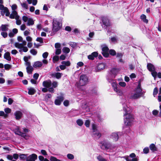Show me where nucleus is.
<instances>
[{"label": "nucleus", "instance_id": "15", "mask_svg": "<svg viewBox=\"0 0 161 161\" xmlns=\"http://www.w3.org/2000/svg\"><path fill=\"white\" fill-rule=\"evenodd\" d=\"M63 75L62 73L59 72H54L50 74V75L52 77L56 78L58 79H60Z\"/></svg>", "mask_w": 161, "mask_h": 161}, {"label": "nucleus", "instance_id": "42", "mask_svg": "<svg viewBox=\"0 0 161 161\" xmlns=\"http://www.w3.org/2000/svg\"><path fill=\"white\" fill-rule=\"evenodd\" d=\"M30 53L34 55H36L37 53V51L34 49H31L30 51Z\"/></svg>", "mask_w": 161, "mask_h": 161}, {"label": "nucleus", "instance_id": "27", "mask_svg": "<svg viewBox=\"0 0 161 161\" xmlns=\"http://www.w3.org/2000/svg\"><path fill=\"white\" fill-rule=\"evenodd\" d=\"M28 93L29 95H33L36 92L35 90L33 88L31 87L28 88Z\"/></svg>", "mask_w": 161, "mask_h": 161}, {"label": "nucleus", "instance_id": "47", "mask_svg": "<svg viewBox=\"0 0 161 161\" xmlns=\"http://www.w3.org/2000/svg\"><path fill=\"white\" fill-rule=\"evenodd\" d=\"M102 54L104 57L108 58L109 56L108 52H102Z\"/></svg>", "mask_w": 161, "mask_h": 161}, {"label": "nucleus", "instance_id": "17", "mask_svg": "<svg viewBox=\"0 0 161 161\" xmlns=\"http://www.w3.org/2000/svg\"><path fill=\"white\" fill-rule=\"evenodd\" d=\"M98 55V53L97 52H94L88 56V58L89 59L93 60L95 57H97Z\"/></svg>", "mask_w": 161, "mask_h": 161}, {"label": "nucleus", "instance_id": "57", "mask_svg": "<svg viewBox=\"0 0 161 161\" xmlns=\"http://www.w3.org/2000/svg\"><path fill=\"white\" fill-rule=\"evenodd\" d=\"M1 35L4 38H6L8 35L7 33L4 31L1 32Z\"/></svg>", "mask_w": 161, "mask_h": 161}, {"label": "nucleus", "instance_id": "50", "mask_svg": "<svg viewBox=\"0 0 161 161\" xmlns=\"http://www.w3.org/2000/svg\"><path fill=\"white\" fill-rule=\"evenodd\" d=\"M52 85L53 87L55 88L57 87L58 86V82L56 81H54L52 83Z\"/></svg>", "mask_w": 161, "mask_h": 161}, {"label": "nucleus", "instance_id": "26", "mask_svg": "<svg viewBox=\"0 0 161 161\" xmlns=\"http://www.w3.org/2000/svg\"><path fill=\"white\" fill-rule=\"evenodd\" d=\"M105 67V64L104 63L99 64L97 66V69L101 70L104 69Z\"/></svg>", "mask_w": 161, "mask_h": 161}, {"label": "nucleus", "instance_id": "4", "mask_svg": "<svg viewBox=\"0 0 161 161\" xmlns=\"http://www.w3.org/2000/svg\"><path fill=\"white\" fill-rule=\"evenodd\" d=\"M143 95L142 90L141 88L140 84H139L137 87L134 90V93H131L130 98L132 99H137L140 98Z\"/></svg>", "mask_w": 161, "mask_h": 161}, {"label": "nucleus", "instance_id": "23", "mask_svg": "<svg viewBox=\"0 0 161 161\" xmlns=\"http://www.w3.org/2000/svg\"><path fill=\"white\" fill-rule=\"evenodd\" d=\"M42 63L40 61H37L34 63L33 66L34 68H39L42 66Z\"/></svg>", "mask_w": 161, "mask_h": 161}, {"label": "nucleus", "instance_id": "18", "mask_svg": "<svg viewBox=\"0 0 161 161\" xmlns=\"http://www.w3.org/2000/svg\"><path fill=\"white\" fill-rule=\"evenodd\" d=\"M15 133L16 134L21 136L23 137H25L26 135L25 133H24L21 131L19 128H18L15 130Z\"/></svg>", "mask_w": 161, "mask_h": 161}, {"label": "nucleus", "instance_id": "58", "mask_svg": "<svg viewBox=\"0 0 161 161\" xmlns=\"http://www.w3.org/2000/svg\"><path fill=\"white\" fill-rule=\"evenodd\" d=\"M123 55V53H117L116 55L117 57L121 58Z\"/></svg>", "mask_w": 161, "mask_h": 161}, {"label": "nucleus", "instance_id": "22", "mask_svg": "<svg viewBox=\"0 0 161 161\" xmlns=\"http://www.w3.org/2000/svg\"><path fill=\"white\" fill-rule=\"evenodd\" d=\"M8 25H2L0 27V31L5 32L8 30Z\"/></svg>", "mask_w": 161, "mask_h": 161}, {"label": "nucleus", "instance_id": "51", "mask_svg": "<svg viewBox=\"0 0 161 161\" xmlns=\"http://www.w3.org/2000/svg\"><path fill=\"white\" fill-rule=\"evenodd\" d=\"M117 72V71L115 69H113L110 71L111 73L113 74L114 75H116Z\"/></svg>", "mask_w": 161, "mask_h": 161}, {"label": "nucleus", "instance_id": "45", "mask_svg": "<svg viewBox=\"0 0 161 161\" xmlns=\"http://www.w3.org/2000/svg\"><path fill=\"white\" fill-rule=\"evenodd\" d=\"M67 157L68 159L71 160L73 159L74 158V155L70 153L68 154L67 155Z\"/></svg>", "mask_w": 161, "mask_h": 161}, {"label": "nucleus", "instance_id": "31", "mask_svg": "<svg viewBox=\"0 0 161 161\" xmlns=\"http://www.w3.org/2000/svg\"><path fill=\"white\" fill-rule=\"evenodd\" d=\"M27 21V25L28 26L34 24V21L32 18H29Z\"/></svg>", "mask_w": 161, "mask_h": 161}, {"label": "nucleus", "instance_id": "41", "mask_svg": "<svg viewBox=\"0 0 161 161\" xmlns=\"http://www.w3.org/2000/svg\"><path fill=\"white\" fill-rule=\"evenodd\" d=\"M109 54L112 56H114L116 55V52L113 49H110L109 50Z\"/></svg>", "mask_w": 161, "mask_h": 161}, {"label": "nucleus", "instance_id": "11", "mask_svg": "<svg viewBox=\"0 0 161 161\" xmlns=\"http://www.w3.org/2000/svg\"><path fill=\"white\" fill-rule=\"evenodd\" d=\"M102 20L103 24L102 25V26L104 29L110 25V24L109 20L107 17H103Z\"/></svg>", "mask_w": 161, "mask_h": 161}, {"label": "nucleus", "instance_id": "63", "mask_svg": "<svg viewBox=\"0 0 161 161\" xmlns=\"http://www.w3.org/2000/svg\"><path fill=\"white\" fill-rule=\"evenodd\" d=\"M12 11H15L17 8V6L16 4H13L11 7Z\"/></svg>", "mask_w": 161, "mask_h": 161}, {"label": "nucleus", "instance_id": "33", "mask_svg": "<svg viewBox=\"0 0 161 161\" xmlns=\"http://www.w3.org/2000/svg\"><path fill=\"white\" fill-rule=\"evenodd\" d=\"M62 64L64 65L65 67L69 66L70 65V62L69 61H63L61 62Z\"/></svg>", "mask_w": 161, "mask_h": 161}, {"label": "nucleus", "instance_id": "25", "mask_svg": "<svg viewBox=\"0 0 161 161\" xmlns=\"http://www.w3.org/2000/svg\"><path fill=\"white\" fill-rule=\"evenodd\" d=\"M140 18L146 24L148 23V20L146 19V16L145 14H142L141 15Z\"/></svg>", "mask_w": 161, "mask_h": 161}, {"label": "nucleus", "instance_id": "1", "mask_svg": "<svg viewBox=\"0 0 161 161\" xmlns=\"http://www.w3.org/2000/svg\"><path fill=\"white\" fill-rule=\"evenodd\" d=\"M126 102V100L125 99H123L121 101L123 106V110L125 112L124 115V123L126 125H130L134 119L133 115L130 114V108L125 104Z\"/></svg>", "mask_w": 161, "mask_h": 161}, {"label": "nucleus", "instance_id": "62", "mask_svg": "<svg viewBox=\"0 0 161 161\" xmlns=\"http://www.w3.org/2000/svg\"><path fill=\"white\" fill-rule=\"evenodd\" d=\"M158 93V88L157 87H155L154 88L153 90V95L154 96L155 95H156Z\"/></svg>", "mask_w": 161, "mask_h": 161}, {"label": "nucleus", "instance_id": "12", "mask_svg": "<svg viewBox=\"0 0 161 161\" xmlns=\"http://www.w3.org/2000/svg\"><path fill=\"white\" fill-rule=\"evenodd\" d=\"M64 99V96L62 95L58 96L57 99H55L54 101L55 104L57 105H60L61 102H63Z\"/></svg>", "mask_w": 161, "mask_h": 161}, {"label": "nucleus", "instance_id": "20", "mask_svg": "<svg viewBox=\"0 0 161 161\" xmlns=\"http://www.w3.org/2000/svg\"><path fill=\"white\" fill-rule=\"evenodd\" d=\"M108 80L109 82L111 83L112 86L114 88V90L115 91H117L118 88L117 87L116 84L112 80Z\"/></svg>", "mask_w": 161, "mask_h": 161}, {"label": "nucleus", "instance_id": "49", "mask_svg": "<svg viewBox=\"0 0 161 161\" xmlns=\"http://www.w3.org/2000/svg\"><path fill=\"white\" fill-rule=\"evenodd\" d=\"M69 44L71 47H75L77 45L76 43L73 42H70L69 43Z\"/></svg>", "mask_w": 161, "mask_h": 161}, {"label": "nucleus", "instance_id": "54", "mask_svg": "<svg viewBox=\"0 0 161 161\" xmlns=\"http://www.w3.org/2000/svg\"><path fill=\"white\" fill-rule=\"evenodd\" d=\"M48 55V53L47 52H45L43 53L42 57L46 59L47 58Z\"/></svg>", "mask_w": 161, "mask_h": 161}, {"label": "nucleus", "instance_id": "30", "mask_svg": "<svg viewBox=\"0 0 161 161\" xmlns=\"http://www.w3.org/2000/svg\"><path fill=\"white\" fill-rule=\"evenodd\" d=\"M19 157L20 159L24 161L27 157V154H21L19 155Z\"/></svg>", "mask_w": 161, "mask_h": 161}, {"label": "nucleus", "instance_id": "2", "mask_svg": "<svg viewBox=\"0 0 161 161\" xmlns=\"http://www.w3.org/2000/svg\"><path fill=\"white\" fill-rule=\"evenodd\" d=\"M99 145L101 149L106 151L113 150L116 147L114 144H112L110 142L105 140L101 142Z\"/></svg>", "mask_w": 161, "mask_h": 161}, {"label": "nucleus", "instance_id": "56", "mask_svg": "<svg viewBox=\"0 0 161 161\" xmlns=\"http://www.w3.org/2000/svg\"><path fill=\"white\" fill-rule=\"evenodd\" d=\"M149 150L148 147H146L143 149V152L144 153L147 154L148 153Z\"/></svg>", "mask_w": 161, "mask_h": 161}, {"label": "nucleus", "instance_id": "5", "mask_svg": "<svg viewBox=\"0 0 161 161\" xmlns=\"http://www.w3.org/2000/svg\"><path fill=\"white\" fill-rule=\"evenodd\" d=\"M143 95L142 90L141 88L140 84H139L137 87L134 90V93H131L130 98L132 99H137L140 98Z\"/></svg>", "mask_w": 161, "mask_h": 161}, {"label": "nucleus", "instance_id": "38", "mask_svg": "<svg viewBox=\"0 0 161 161\" xmlns=\"http://www.w3.org/2000/svg\"><path fill=\"white\" fill-rule=\"evenodd\" d=\"M0 116H3L4 118H6L8 117V114H5L3 111H0Z\"/></svg>", "mask_w": 161, "mask_h": 161}, {"label": "nucleus", "instance_id": "3", "mask_svg": "<svg viewBox=\"0 0 161 161\" xmlns=\"http://www.w3.org/2000/svg\"><path fill=\"white\" fill-rule=\"evenodd\" d=\"M0 9L2 11L1 13L2 14H6L5 15L7 16H9V17L11 19H16L17 16H19L18 15V13L16 11H12L11 14H10V13L8 9L6 7H4V6L2 4H0Z\"/></svg>", "mask_w": 161, "mask_h": 161}, {"label": "nucleus", "instance_id": "10", "mask_svg": "<svg viewBox=\"0 0 161 161\" xmlns=\"http://www.w3.org/2000/svg\"><path fill=\"white\" fill-rule=\"evenodd\" d=\"M92 128L93 130L92 136L96 137L97 138L99 139L101 136V134L97 130L96 125L93 124L92 125Z\"/></svg>", "mask_w": 161, "mask_h": 161}, {"label": "nucleus", "instance_id": "36", "mask_svg": "<svg viewBox=\"0 0 161 161\" xmlns=\"http://www.w3.org/2000/svg\"><path fill=\"white\" fill-rule=\"evenodd\" d=\"M16 23L17 25H19L21 23V21L20 19H19V16H17L16 17Z\"/></svg>", "mask_w": 161, "mask_h": 161}, {"label": "nucleus", "instance_id": "29", "mask_svg": "<svg viewBox=\"0 0 161 161\" xmlns=\"http://www.w3.org/2000/svg\"><path fill=\"white\" fill-rule=\"evenodd\" d=\"M101 47L102 48V52H106L108 51L109 49L106 45H103L101 46Z\"/></svg>", "mask_w": 161, "mask_h": 161}, {"label": "nucleus", "instance_id": "39", "mask_svg": "<svg viewBox=\"0 0 161 161\" xmlns=\"http://www.w3.org/2000/svg\"><path fill=\"white\" fill-rule=\"evenodd\" d=\"M71 113L72 114H73L72 115L73 116H77L80 114V112L78 113V111L76 110L72 111Z\"/></svg>", "mask_w": 161, "mask_h": 161}, {"label": "nucleus", "instance_id": "35", "mask_svg": "<svg viewBox=\"0 0 161 161\" xmlns=\"http://www.w3.org/2000/svg\"><path fill=\"white\" fill-rule=\"evenodd\" d=\"M63 52L65 53H68L70 52V49L67 47H64L62 49Z\"/></svg>", "mask_w": 161, "mask_h": 161}, {"label": "nucleus", "instance_id": "37", "mask_svg": "<svg viewBox=\"0 0 161 161\" xmlns=\"http://www.w3.org/2000/svg\"><path fill=\"white\" fill-rule=\"evenodd\" d=\"M76 123L78 125L81 126L83 124V122L82 120L78 119L77 120Z\"/></svg>", "mask_w": 161, "mask_h": 161}, {"label": "nucleus", "instance_id": "7", "mask_svg": "<svg viewBox=\"0 0 161 161\" xmlns=\"http://www.w3.org/2000/svg\"><path fill=\"white\" fill-rule=\"evenodd\" d=\"M60 23L55 19H53L52 31L53 32L58 31L61 28Z\"/></svg>", "mask_w": 161, "mask_h": 161}, {"label": "nucleus", "instance_id": "59", "mask_svg": "<svg viewBox=\"0 0 161 161\" xmlns=\"http://www.w3.org/2000/svg\"><path fill=\"white\" fill-rule=\"evenodd\" d=\"M117 91H115L117 92V93L118 94L119 96H121L123 95V92L120 89H118Z\"/></svg>", "mask_w": 161, "mask_h": 161}, {"label": "nucleus", "instance_id": "46", "mask_svg": "<svg viewBox=\"0 0 161 161\" xmlns=\"http://www.w3.org/2000/svg\"><path fill=\"white\" fill-rule=\"evenodd\" d=\"M11 65L9 64H5L4 65V68L6 70H8L11 68Z\"/></svg>", "mask_w": 161, "mask_h": 161}, {"label": "nucleus", "instance_id": "28", "mask_svg": "<svg viewBox=\"0 0 161 161\" xmlns=\"http://www.w3.org/2000/svg\"><path fill=\"white\" fill-rule=\"evenodd\" d=\"M27 72L28 74H31L33 70V68L31 66L26 67Z\"/></svg>", "mask_w": 161, "mask_h": 161}, {"label": "nucleus", "instance_id": "52", "mask_svg": "<svg viewBox=\"0 0 161 161\" xmlns=\"http://www.w3.org/2000/svg\"><path fill=\"white\" fill-rule=\"evenodd\" d=\"M90 124V121L89 120H86L85 122V125L86 127H89Z\"/></svg>", "mask_w": 161, "mask_h": 161}, {"label": "nucleus", "instance_id": "64", "mask_svg": "<svg viewBox=\"0 0 161 161\" xmlns=\"http://www.w3.org/2000/svg\"><path fill=\"white\" fill-rule=\"evenodd\" d=\"M28 18L25 16H24L22 17V20L25 22H26L28 19Z\"/></svg>", "mask_w": 161, "mask_h": 161}, {"label": "nucleus", "instance_id": "40", "mask_svg": "<svg viewBox=\"0 0 161 161\" xmlns=\"http://www.w3.org/2000/svg\"><path fill=\"white\" fill-rule=\"evenodd\" d=\"M50 160L51 161H61V160L57 158L56 157L51 156Z\"/></svg>", "mask_w": 161, "mask_h": 161}, {"label": "nucleus", "instance_id": "9", "mask_svg": "<svg viewBox=\"0 0 161 161\" xmlns=\"http://www.w3.org/2000/svg\"><path fill=\"white\" fill-rule=\"evenodd\" d=\"M121 134L120 132L112 133L109 136V139L113 142H117L119 139V135H121Z\"/></svg>", "mask_w": 161, "mask_h": 161}, {"label": "nucleus", "instance_id": "6", "mask_svg": "<svg viewBox=\"0 0 161 161\" xmlns=\"http://www.w3.org/2000/svg\"><path fill=\"white\" fill-rule=\"evenodd\" d=\"M22 42L21 43L16 42L15 43V47L19 49V52L21 54H23V52H26L28 50V48L26 46V42L23 40Z\"/></svg>", "mask_w": 161, "mask_h": 161}, {"label": "nucleus", "instance_id": "32", "mask_svg": "<svg viewBox=\"0 0 161 161\" xmlns=\"http://www.w3.org/2000/svg\"><path fill=\"white\" fill-rule=\"evenodd\" d=\"M97 159L98 161H108L107 159L103 158V157L100 155L97 157Z\"/></svg>", "mask_w": 161, "mask_h": 161}, {"label": "nucleus", "instance_id": "53", "mask_svg": "<svg viewBox=\"0 0 161 161\" xmlns=\"http://www.w3.org/2000/svg\"><path fill=\"white\" fill-rule=\"evenodd\" d=\"M76 68H78L79 67H81L84 65V64L82 62H79L77 63Z\"/></svg>", "mask_w": 161, "mask_h": 161}, {"label": "nucleus", "instance_id": "34", "mask_svg": "<svg viewBox=\"0 0 161 161\" xmlns=\"http://www.w3.org/2000/svg\"><path fill=\"white\" fill-rule=\"evenodd\" d=\"M82 108L85 111L87 112L89 111V107L87 106L86 104H85L84 105L83 104L82 106Z\"/></svg>", "mask_w": 161, "mask_h": 161}, {"label": "nucleus", "instance_id": "55", "mask_svg": "<svg viewBox=\"0 0 161 161\" xmlns=\"http://www.w3.org/2000/svg\"><path fill=\"white\" fill-rule=\"evenodd\" d=\"M55 47L56 49H60L61 44L58 43H56L55 44Z\"/></svg>", "mask_w": 161, "mask_h": 161}, {"label": "nucleus", "instance_id": "14", "mask_svg": "<svg viewBox=\"0 0 161 161\" xmlns=\"http://www.w3.org/2000/svg\"><path fill=\"white\" fill-rule=\"evenodd\" d=\"M37 158V155L35 153H33L27 157L26 161H35Z\"/></svg>", "mask_w": 161, "mask_h": 161}, {"label": "nucleus", "instance_id": "21", "mask_svg": "<svg viewBox=\"0 0 161 161\" xmlns=\"http://www.w3.org/2000/svg\"><path fill=\"white\" fill-rule=\"evenodd\" d=\"M4 58L8 61L11 60V57L10 56V53L9 52L5 53L4 55Z\"/></svg>", "mask_w": 161, "mask_h": 161}, {"label": "nucleus", "instance_id": "8", "mask_svg": "<svg viewBox=\"0 0 161 161\" xmlns=\"http://www.w3.org/2000/svg\"><path fill=\"white\" fill-rule=\"evenodd\" d=\"M80 84L83 86L87 84L88 82V79L87 76L85 75H81L80 77Z\"/></svg>", "mask_w": 161, "mask_h": 161}, {"label": "nucleus", "instance_id": "19", "mask_svg": "<svg viewBox=\"0 0 161 161\" xmlns=\"http://www.w3.org/2000/svg\"><path fill=\"white\" fill-rule=\"evenodd\" d=\"M147 67L148 69L151 72L155 70V69L154 66L150 63H147Z\"/></svg>", "mask_w": 161, "mask_h": 161}, {"label": "nucleus", "instance_id": "13", "mask_svg": "<svg viewBox=\"0 0 161 161\" xmlns=\"http://www.w3.org/2000/svg\"><path fill=\"white\" fill-rule=\"evenodd\" d=\"M14 115L16 119L19 120L22 117L23 114L21 111L18 110L15 112Z\"/></svg>", "mask_w": 161, "mask_h": 161}, {"label": "nucleus", "instance_id": "43", "mask_svg": "<svg viewBox=\"0 0 161 161\" xmlns=\"http://www.w3.org/2000/svg\"><path fill=\"white\" fill-rule=\"evenodd\" d=\"M4 111L6 113L5 114H7L10 113L11 112V109L8 108H5L4 109Z\"/></svg>", "mask_w": 161, "mask_h": 161}, {"label": "nucleus", "instance_id": "44", "mask_svg": "<svg viewBox=\"0 0 161 161\" xmlns=\"http://www.w3.org/2000/svg\"><path fill=\"white\" fill-rule=\"evenodd\" d=\"M59 58L58 56H55L53 58V62L58 61L59 60Z\"/></svg>", "mask_w": 161, "mask_h": 161}, {"label": "nucleus", "instance_id": "24", "mask_svg": "<svg viewBox=\"0 0 161 161\" xmlns=\"http://www.w3.org/2000/svg\"><path fill=\"white\" fill-rule=\"evenodd\" d=\"M149 148L153 152H154L157 151V148L154 144H151L149 146Z\"/></svg>", "mask_w": 161, "mask_h": 161}, {"label": "nucleus", "instance_id": "60", "mask_svg": "<svg viewBox=\"0 0 161 161\" xmlns=\"http://www.w3.org/2000/svg\"><path fill=\"white\" fill-rule=\"evenodd\" d=\"M36 41L37 42H39L40 43H43V39L41 37H37L36 38Z\"/></svg>", "mask_w": 161, "mask_h": 161}, {"label": "nucleus", "instance_id": "61", "mask_svg": "<svg viewBox=\"0 0 161 161\" xmlns=\"http://www.w3.org/2000/svg\"><path fill=\"white\" fill-rule=\"evenodd\" d=\"M61 49H56L55 51V54L56 55H59L61 53Z\"/></svg>", "mask_w": 161, "mask_h": 161}, {"label": "nucleus", "instance_id": "16", "mask_svg": "<svg viewBox=\"0 0 161 161\" xmlns=\"http://www.w3.org/2000/svg\"><path fill=\"white\" fill-rule=\"evenodd\" d=\"M42 85L45 87L49 88L52 85V82L50 80L44 81L42 83Z\"/></svg>", "mask_w": 161, "mask_h": 161}, {"label": "nucleus", "instance_id": "48", "mask_svg": "<svg viewBox=\"0 0 161 161\" xmlns=\"http://www.w3.org/2000/svg\"><path fill=\"white\" fill-rule=\"evenodd\" d=\"M151 74L152 75L154 79H155L157 77V72L155 71H151Z\"/></svg>", "mask_w": 161, "mask_h": 161}]
</instances>
